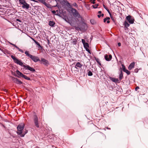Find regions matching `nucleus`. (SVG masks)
Returning a JSON list of instances; mask_svg holds the SVG:
<instances>
[{"mask_svg":"<svg viewBox=\"0 0 148 148\" xmlns=\"http://www.w3.org/2000/svg\"><path fill=\"white\" fill-rule=\"evenodd\" d=\"M25 53L26 55V56L30 58L32 61L35 62H36L40 61L38 57L31 55L29 53V51H25Z\"/></svg>","mask_w":148,"mask_h":148,"instance_id":"f257e3e1","label":"nucleus"},{"mask_svg":"<svg viewBox=\"0 0 148 148\" xmlns=\"http://www.w3.org/2000/svg\"><path fill=\"white\" fill-rule=\"evenodd\" d=\"M70 9L73 16L74 17H77L78 18H82L81 16L76 9L72 7H70Z\"/></svg>","mask_w":148,"mask_h":148,"instance_id":"f03ea898","label":"nucleus"},{"mask_svg":"<svg viewBox=\"0 0 148 148\" xmlns=\"http://www.w3.org/2000/svg\"><path fill=\"white\" fill-rule=\"evenodd\" d=\"M24 124L23 123H21L19 124L17 127V133L19 135H20L22 133V131L24 128Z\"/></svg>","mask_w":148,"mask_h":148,"instance_id":"7ed1b4c3","label":"nucleus"},{"mask_svg":"<svg viewBox=\"0 0 148 148\" xmlns=\"http://www.w3.org/2000/svg\"><path fill=\"white\" fill-rule=\"evenodd\" d=\"M33 121L35 126L37 128L39 127V120L37 116L34 114L33 116Z\"/></svg>","mask_w":148,"mask_h":148,"instance_id":"20e7f679","label":"nucleus"},{"mask_svg":"<svg viewBox=\"0 0 148 148\" xmlns=\"http://www.w3.org/2000/svg\"><path fill=\"white\" fill-rule=\"evenodd\" d=\"M11 79L13 82L14 83L16 84H20L23 83V82L20 80H19L17 78H15L13 77H11Z\"/></svg>","mask_w":148,"mask_h":148,"instance_id":"39448f33","label":"nucleus"},{"mask_svg":"<svg viewBox=\"0 0 148 148\" xmlns=\"http://www.w3.org/2000/svg\"><path fill=\"white\" fill-rule=\"evenodd\" d=\"M126 19L130 24H133L134 23V19L131 16L129 15L127 16L126 17Z\"/></svg>","mask_w":148,"mask_h":148,"instance_id":"423d86ee","label":"nucleus"},{"mask_svg":"<svg viewBox=\"0 0 148 148\" xmlns=\"http://www.w3.org/2000/svg\"><path fill=\"white\" fill-rule=\"evenodd\" d=\"M23 67L25 68L26 70H28L32 72H35V70L32 67L29 66V65H23Z\"/></svg>","mask_w":148,"mask_h":148,"instance_id":"0eeeda50","label":"nucleus"},{"mask_svg":"<svg viewBox=\"0 0 148 148\" xmlns=\"http://www.w3.org/2000/svg\"><path fill=\"white\" fill-rule=\"evenodd\" d=\"M104 58L106 61H110L112 58V56L111 55H109V56L108 55H106L104 56Z\"/></svg>","mask_w":148,"mask_h":148,"instance_id":"6e6552de","label":"nucleus"},{"mask_svg":"<svg viewBox=\"0 0 148 148\" xmlns=\"http://www.w3.org/2000/svg\"><path fill=\"white\" fill-rule=\"evenodd\" d=\"M21 7L23 9L28 10L29 8V5L26 3H25V4H24Z\"/></svg>","mask_w":148,"mask_h":148,"instance_id":"1a4fd4ad","label":"nucleus"},{"mask_svg":"<svg viewBox=\"0 0 148 148\" xmlns=\"http://www.w3.org/2000/svg\"><path fill=\"white\" fill-rule=\"evenodd\" d=\"M41 61L43 64L45 65H47L48 63V61L44 58H41Z\"/></svg>","mask_w":148,"mask_h":148,"instance_id":"9d476101","label":"nucleus"},{"mask_svg":"<svg viewBox=\"0 0 148 148\" xmlns=\"http://www.w3.org/2000/svg\"><path fill=\"white\" fill-rule=\"evenodd\" d=\"M110 79L113 82L115 83H118L119 80L117 78H115L112 77H110Z\"/></svg>","mask_w":148,"mask_h":148,"instance_id":"9b49d317","label":"nucleus"},{"mask_svg":"<svg viewBox=\"0 0 148 148\" xmlns=\"http://www.w3.org/2000/svg\"><path fill=\"white\" fill-rule=\"evenodd\" d=\"M11 57L13 60L14 62L17 64V62L19 60L17 59L15 57L12 55H11Z\"/></svg>","mask_w":148,"mask_h":148,"instance_id":"f8f14e48","label":"nucleus"},{"mask_svg":"<svg viewBox=\"0 0 148 148\" xmlns=\"http://www.w3.org/2000/svg\"><path fill=\"white\" fill-rule=\"evenodd\" d=\"M82 65L81 64L80 62H78L76 64L75 67L77 69V68H81L82 67Z\"/></svg>","mask_w":148,"mask_h":148,"instance_id":"ddd939ff","label":"nucleus"},{"mask_svg":"<svg viewBox=\"0 0 148 148\" xmlns=\"http://www.w3.org/2000/svg\"><path fill=\"white\" fill-rule=\"evenodd\" d=\"M135 63L133 62L129 66L128 69L129 70H131L134 67Z\"/></svg>","mask_w":148,"mask_h":148,"instance_id":"4468645a","label":"nucleus"},{"mask_svg":"<svg viewBox=\"0 0 148 148\" xmlns=\"http://www.w3.org/2000/svg\"><path fill=\"white\" fill-rule=\"evenodd\" d=\"M28 132V131L26 130H24L22 131V134H21L20 136L21 137H24L25 135Z\"/></svg>","mask_w":148,"mask_h":148,"instance_id":"2eb2a0df","label":"nucleus"},{"mask_svg":"<svg viewBox=\"0 0 148 148\" xmlns=\"http://www.w3.org/2000/svg\"><path fill=\"white\" fill-rule=\"evenodd\" d=\"M28 132V131L26 130H24L22 131V134H21L20 136L21 137H24L25 135Z\"/></svg>","mask_w":148,"mask_h":148,"instance_id":"dca6fc26","label":"nucleus"},{"mask_svg":"<svg viewBox=\"0 0 148 148\" xmlns=\"http://www.w3.org/2000/svg\"><path fill=\"white\" fill-rule=\"evenodd\" d=\"M16 72L17 74L18 75V76H17L18 77H19L20 76H21V77H22L23 74L22 73L20 72L18 70H16Z\"/></svg>","mask_w":148,"mask_h":148,"instance_id":"f3484780","label":"nucleus"},{"mask_svg":"<svg viewBox=\"0 0 148 148\" xmlns=\"http://www.w3.org/2000/svg\"><path fill=\"white\" fill-rule=\"evenodd\" d=\"M123 77V72L121 70V71L120 73L119 74V78L120 80H121Z\"/></svg>","mask_w":148,"mask_h":148,"instance_id":"a211bd4d","label":"nucleus"},{"mask_svg":"<svg viewBox=\"0 0 148 148\" xmlns=\"http://www.w3.org/2000/svg\"><path fill=\"white\" fill-rule=\"evenodd\" d=\"M19 3L21 5H23L26 3V2L25 0H19Z\"/></svg>","mask_w":148,"mask_h":148,"instance_id":"6ab92c4d","label":"nucleus"},{"mask_svg":"<svg viewBox=\"0 0 148 148\" xmlns=\"http://www.w3.org/2000/svg\"><path fill=\"white\" fill-rule=\"evenodd\" d=\"M95 60L97 62V63L100 66H101V63L99 62V59L98 58H97L96 57H95Z\"/></svg>","mask_w":148,"mask_h":148,"instance_id":"aec40b11","label":"nucleus"},{"mask_svg":"<svg viewBox=\"0 0 148 148\" xmlns=\"http://www.w3.org/2000/svg\"><path fill=\"white\" fill-rule=\"evenodd\" d=\"M17 64H19L21 66H23L24 65H23V62L21 61V60H18V61Z\"/></svg>","mask_w":148,"mask_h":148,"instance_id":"412c9836","label":"nucleus"},{"mask_svg":"<svg viewBox=\"0 0 148 148\" xmlns=\"http://www.w3.org/2000/svg\"><path fill=\"white\" fill-rule=\"evenodd\" d=\"M90 23L92 25H94L96 23V21L94 19H91L90 20Z\"/></svg>","mask_w":148,"mask_h":148,"instance_id":"4be33fe9","label":"nucleus"},{"mask_svg":"<svg viewBox=\"0 0 148 148\" xmlns=\"http://www.w3.org/2000/svg\"><path fill=\"white\" fill-rule=\"evenodd\" d=\"M55 24V23L52 21H50L49 23V25L51 27H53Z\"/></svg>","mask_w":148,"mask_h":148,"instance_id":"5701e85b","label":"nucleus"},{"mask_svg":"<svg viewBox=\"0 0 148 148\" xmlns=\"http://www.w3.org/2000/svg\"><path fill=\"white\" fill-rule=\"evenodd\" d=\"M22 77H23L25 79L27 80H30V78L27 77V76H26L25 75H23Z\"/></svg>","mask_w":148,"mask_h":148,"instance_id":"b1692460","label":"nucleus"},{"mask_svg":"<svg viewBox=\"0 0 148 148\" xmlns=\"http://www.w3.org/2000/svg\"><path fill=\"white\" fill-rule=\"evenodd\" d=\"M83 45L85 48L89 47V45L88 43L85 42Z\"/></svg>","mask_w":148,"mask_h":148,"instance_id":"393cba45","label":"nucleus"},{"mask_svg":"<svg viewBox=\"0 0 148 148\" xmlns=\"http://www.w3.org/2000/svg\"><path fill=\"white\" fill-rule=\"evenodd\" d=\"M124 25L125 27L126 28H127L130 26V24L126 21H125L124 22Z\"/></svg>","mask_w":148,"mask_h":148,"instance_id":"a878e982","label":"nucleus"},{"mask_svg":"<svg viewBox=\"0 0 148 148\" xmlns=\"http://www.w3.org/2000/svg\"><path fill=\"white\" fill-rule=\"evenodd\" d=\"M14 47H15L16 48L19 50V51L21 53H23L24 52V51H23L22 50L20 49L19 47H18L16 45H14Z\"/></svg>","mask_w":148,"mask_h":148,"instance_id":"bb28decb","label":"nucleus"},{"mask_svg":"<svg viewBox=\"0 0 148 148\" xmlns=\"http://www.w3.org/2000/svg\"><path fill=\"white\" fill-rule=\"evenodd\" d=\"M72 6H73L75 7V8H77L78 7V5L77 4V3L75 2V3H73L72 4Z\"/></svg>","mask_w":148,"mask_h":148,"instance_id":"cd10ccee","label":"nucleus"},{"mask_svg":"<svg viewBox=\"0 0 148 148\" xmlns=\"http://www.w3.org/2000/svg\"><path fill=\"white\" fill-rule=\"evenodd\" d=\"M103 6L104 8L109 13V14H110V13L109 9L105 6V5L104 4L103 5ZM110 16H111V15H110Z\"/></svg>","mask_w":148,"mask_h":148,"instance_id":"c85d7f7f","label":"nucleus"},{"mask_svg":"<svg viewBox=\"0 0 148 148\" xmlns=\"http://www.w3.org/2000/svg\"><path fill=\"white\" fill-rule=\"evenodd\" d=\"M88 76H91L92 75V73L91 71H89L88 72Z\"/></svg>","mask_w":148,"mask_h":148,"instance_id":"c756f323","label":"nucleus"},{"mask_svg":"<svg viewBox=\"0 0 148 148\" xmlns=\"http://www.w3.org/2000/svg\"><path fill=\"white\" fill-rule=\"evenodd\" d=\"M121 66H122V69L123 70V71H125V70H126V69H125V66L123 64H122L121 65Z\"/></svg>","mask_w":148,"mask_h":148,"instance_id":"7c9ffc66","label":"nucleus"},{"mask_svg":"<svg viewBox=\"0 0 148 148\" xmlns=\"http://www.w3.org/2000/svg\"><path fill=\"white\" fill-rule=\"evenodd\" d=\"M124 72H125L128 75H129L130 73V71H128L127 70V69H126L125 71H124Z\"/></svg>","mask_w":148,"mask_h":148,"instance_id":"2f4dec72","label":"nucleus"},{"mask_svg":"<svg viewBox=\"0 0 148 148\" xmlns=\"http://www.w3.org/2000/svg\"><path fill=\"white\" fill-rule=\"evenodd\" d=\"M110 19V18L109 17H107L106 18H105L103 19V21L104 22H105L107 20H109Z\"/></svg>","mask_w":148,"mask_h":148,"instance_id":"473e14b6","label":"nucleus"},{"mask_svg":"<svg viewBox=\"0 0 148 148\" xmlns=\"http://www.w3.org/2000/svg\"><path fill=\"white\" fill-rule=\"evenodd\" d=\"M98 14H99L98 15H97V16L98 17V18H100V17L101 16V11H99L98 12Z\"/></svg>","mask_w":148,"mask_h":148,"instance_id":"72a5a7b5","label":"nucleus"},{"mask_svg":"<svg viewBox=\"0 0 148 148\" xmlns=\"http://www.w3.org/2000/svg\"><path fill=\"white\" fill-rule=\"evenodd\" d=\"M34 42L38 46L40 47H41V45H40V44L39 43L36 41H35Z\"/></svg>","mask_w":148,"mask_h":148,"instance_id":"f704fd0d","label":"nucleus"},{"mask_svg":"<svg viewBox=\"0 0 148 148\" xmlns=\"http://www.w3.org/2000/svg\"><path fill=\"white\" fill-rule=\"evenodd\" d=\"M67 6L69 7V8H70V7H72V5H71L69 3L67 2Z\"/></svg>","mask_w":148,"mask_h":148,"instance_id":"c9c22d12","label":"nucleus"},{"mask_svg":"<svg viewBox=\"0 0 148 148\" xmlns=\"http://www.w3.org/2000/svg\"><path fill=\"white\" fill-rule=\"evenodd\" d=\"M98 6V4H97L95 5H92L93 7L94 8H97V6Z\"/></svg>","mask_w":148,"mask_h":148,"instance_id":"e433bc0d","label":"nucleus"},{"mask_svg":"<svg viewBox=\"0 0 148 148\" xmlns=\"http://www.w3.org/2000/svg\"><path fill=\"white\" fill-rule=\"evenodd\" d=\"M85 49L90 54H91L90 51V50L88 48H85Z\"/></svg>","mask_w":148,"mask_h":148,"instance_id":"4c0bfd02","label":"nucleus"},{"mask_svg":"<svg viewBox=\"0 0 148 148\" xmlns=\"http://www.w3.org/2000/svg\"><path fill=\"white\" fill-rule=\"evenodd\" d=\"M96 1V0H90V2L91 3H92L93 4H95V1Z\"/></svg>","mask_w":148,"mask_h":148,"instance_id":"58836bf2","label":"nucleus"},{"mask_svg":"<svg viewBox=\"0 0 148 148\" xmlns=\"http://www.w3.org/2000/svg\"><path fill=\"white\" fill-rule=\"evenodd\" d=\"M82 43H83V44H84L85 43V40L84 39H82Z\"/></svg>","mask_w":148,"mask_h":148,"instance_id":"ea45409f","label":"nucleus"},{"mask_svg":"<svg viewBox=\"0 0 148 148\" xmlns=\"http://www.w3.org/2000/svg\"><path fill=\"white\" fill-rule=\"evenodd\" d=\"M139 89V87L138 86H136L135 88V90L136 91Z\"/></svg>","mask_w":148,"mask_h":148,"instance_id":"a19ab883","label":"nucleus"},{"mask_svg":"<svg viewBox=\"0 0 148 148\" xmlns=\"http://www.w3.org/2000/svg\"><path fill=\"white\" fill-rule=\"evenodd\" d=\"M3 90L5 92H7L8 91V90H6V89H4V88H3Z\"/></svg>","mask_w":148,"mask_h":148,"instance_id":"79ce46f5","label":"nucleus"},{"mask_svg":"<svg viewBox=\"0 0 148 148\" xmlns=\"http://www.w3.org/2000/svg\"><path fill=\"white\" fill-rule=\"evenodd\" d=\"M77 42L76 41H73V43L74 44H76Z\"/></svg>","mask_w":148,"mask_h":148,"instance_id":"37998d69","label":"nucleus"},{"mask_svg":"<svg viewBox=\"0 0 148 148\" xmlns=\"http://www.w3.org/2000/svg\"><path fill=\"white\" fill-rule=\"evenodd\" d=\"M52 12L53 14H55L56 13V11L55 10H53Z\"/></svg>","mask_w":148,"mask_h":148,"instance_id":"c03bdc74","label":"nucleus"},{"mask_svg":"<svg viewBox=\"0 0 148 148\" xmlns=\"http://www.w3.org/2000/svg\"><path fill=\"white\" fill-rule=\"evenodd\" d=\"M118 46H119V47L120 46H121V43H120V42H119L118 43Z\"/></svg>","mask_w":148,"mask_h":148,"instance_id":"a18cd8bd","label":"nucleus"},{"mask_svg":"<svg viewBox=\"0 0 148 148\" xmlns=\"http://www.w3.org/2000/svg\"><path fill=\"white\" fill-rule=\"evenodd\" d=\"M31 39L34 42H35V41H36L34 38L32 37H31Z\"/></svg>","mask_w":148,"mask_h":148,"instance_id":"49530a36","label":"nucleus"},{"mask_svg":"<svg viewBox=\"0 0 148 148\" xmlns=\"http://www.w3.org/2000/svg\"><path fill=\"white\" fill-rule=\"evenodd\" d=\"M16 20L17 21H18L19 22H21V21L20 20H19V19H16Z\"/></svg>","mask_w":148,"mask_h":148,"instance_id":"de8ad7c7","label":"nucleus"},{"mask_svg":"<svg viewBox=\"0 0 148 148\" xmlns=\"http://www.w3.org/2000/svg\"><path fill=\"white\" fill-rule=\"evenodd\" d=\"M10 43L11 45H13V46H14V45H15L14 44H12V43Z\"/></svg>","mask_w":148,"mask_h":148,"instance_id":"09e8293b","label":"nucleus"},{"mask_svg":"<svg viewBox=\"0 0 148 148\" xmlns=\"http://www.w3.org/2000/svg\"><path fill=\"white\" fill-rule=\"evenodd\" d=\"M107 23H110V21L108 20V21H107Z\"/></svg>","mask_w":148,"mask_h":148,"instance_id":"8fccbe9b","label":"nucleus"},{"mask_svg":"<svg viewBox=\"0 0 148 148\" xmlns=\"http://www.w3.org/2000/svg\"><path fill=\"white\" fill-rule=\"evenodd\" d=\"M104 16V14H101V16H102V17H103Z\"/></svg>","mask_w":148,"mask_h":148,"instance_id":"3c124183","label":"nucleus"},{"mask_svg":"<svg viewBox=\"0 0 148 148\" xmlns=\"http://www.w3.org/2000/svg\"><path fill=\"white\" fill-rule=\"evenodd\" d=\"M3 127H5V126H4V125H3Z\"/></svg>","mask_w":148,"mask_h":148,"instance_id":"603ef678","label":"nucleus"},{"mask_svg":"<svg viewBox=\"0 0 148 148\" xmlns=\"http://www.w3.org/2000/svg\"><path fill=\"white\" fill-rule=\"evenodd\" d=\"M47 5L48 4H47V5H46V6H47L48 8H49V7L48 6H47ZM46 6V5H45Z\"/></svg>","mask_w":148,"mask_h":148,"instance_id":"864d4df0","label":"nucleus"},{"mask_svg":"<svg viewBox=\"0 0 148 148\" xmlns=\"http://www.w3.org/2000/svg\"><path fill=\"white\" fill-rule=\"evenodd\" d=\"M47 5L48 4H47V5H46V6H47L48 8H49V7L48 6H47ZM46 6V5H45Z\"/></svg>","mask_w":148,"mask_h":148,"instance_id":"5fc2aeb1","label":"nucleus"},{"mask_svg":"<svg viewBox=\"0 0 148 148\" xmlns=\"http://www.w3.org/2000/svg\"><path fill=\"white\" fill-rule=\"evenodd\" d=\"M0 50H1L2 51V49H1V48H0Z\"/></svg>","mask_w":148,"mask_h":148,"instance_id":"6e6d98bb","label":"nucleus"}]
</instances>
